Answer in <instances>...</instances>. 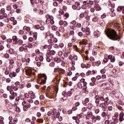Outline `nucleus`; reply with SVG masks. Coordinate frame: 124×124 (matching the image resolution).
Segmentation results:
<instances>
[{"label":"nucleus","instance_id":"864d4df0","mask_svg":"<svg viewBox=\"0 0 124 124\" xmlns=\"http://www.w3.org/2000/svg\"><path fill=\"white\" fill-rule=\"evenodd\" d=\"M18 33H19V34H20V35H22V34H25V32H24V31H23V30H19V31H18Z\"/></svg>","mask_w":124,"mask_h":124},{"label":"nucleus","instance_id":"a19ab883","mask_svg":"<svg viewBox=\"0 0 124 124\" xmlns=\"http://www.w3.org/2000/svg\"><path fill=\"white\" fill-rule=\"evenodd\" d=\"M51 47H52V45H45L44 46V49H46V48H48V49H49V48H51Z\"/></svg>","mask_w":124,"mask_h":124},{"label":"nucleus","instance_id":"473e14b6","mask_svg":"<svg viewBox=\"0 0 124 124\" xmlns=\"http://www.w3.org/2000/svg\"><path fill=\"white\" fill-rule=\"evenodd\" d=\"M70 53V51H66L63 53V56L64 58H67L68 57V54Z\"/></svg>","mask_w":124,"mask_h":124},{"label":"nucleus","instance_id":"9b49d317","mask_svg":"<svg viewBox=\"0 0 124 124\" xmlns=\"http://www.w3.org/2000/svg\"><path fill=\"white\" fill-rule=\"evenodd\" d=\"M56 54V51L54 50H50L46 54V57H54V55Z\"/></svg>","mask_w":124,"mask_h":124},{"label":"nucleus","instance_id":"5701e85b","mask_svg":"<svg viewBox=\"0 0 124 124\" xmlns=\"http://www.w3.org/2000/svg\"><path fill=\"white\" fill-rule=\"evenodd\" d=\"M94 8L97 11H99L100 10H101V7L99 6V5L98 4H96L94 5Z\"/></svg>","mask_w":124,"mask_h":124},{"label":"nucleus","instance_id":"39448f33","mask_svg":"<svg viewBox=\"0 0 124 124\" xmlns=\"http://www.w3.org/2000/svg\"><path fill=\"white\" fill-rule=\"evenodd\" d=\"M80 82L83 83V86H82V90H84V91H86L87 89H88V86H87V82L85 81V79L82 78L80 79Z\"/></svg>","mask_w":124,"mask_h":124},{"label":"nucleus","instance_id":"6e6d98bb","mask_svg":"<svg viewBox=\"0 0 124 124\" xmlns=\"http://www.w3.org/2000/svg\"><path fill=\"white\" fill-rule=\"evenodd\" d=\"M47 116H54V114L53 113V112H52V111H48L47 112Z\"/></svg>","mask_w":124,"mask_h":124},{"label":"nucleus","instance_id":"f3484780","mask_svg":"<svg viewBox=\"0 0 124 124\" xmlns=\"http://www.w3.org/2000/svg\"><path fill=\"white\" fill-rule=\"evenodd\" d=\"M43 60H44V58L42 56H36L35 57V61L36 62H38V61H40V62H43Z\"/></svg>","mask_w":124,"mask_h":124},{"label":"nucleus","instance_id":"c03bdc74","mask_svg":"<svg viewBox=\"0 0 124 124\" xmlns=\"http://www.w3.org/2000/svg\"><path fill=\"white\" fill-rule=\"evenodd\" d=\"M9 52L10 53V54H11L12 55H13V54H14V49H12V48H10Z\"/></svg>","mask_w":124,"mask_h":124},{"label":"nucleus","instance_id":"aec40b11","mask_svg":"<svg viewBox=\"0 0 124 124\" xmlns=\"http://www.w3.org/2000/svg\"><path fill=\"white\" fill-rule=\"evenodd\" d=\"M124 112H121L120 114V115H119V121L120 122V123L123 122V121H124Z\"/></svg>","mask_w":124,"mask_h":124},{"label":"nucleus","instance_id":"13d9d810","mask_svg":"<svg viewBox=\"0 0 124 124\" xmlns=\"http://www.w3.org/2000/svg\"><path fill=\"white\" fill-rule=\"evenodd\" d=\"M107 114H106V112L105 111H103L102 113L101 116H102V117H103V118H105V117H106Z\"/></svg>","mask_w":124,"mask_h":124},{"label":"nucleus","instance_id":"412c9836","mask_svg":"<svg viewBox=\"0 0 124 124\" xmlns=\"http://www.w3.org/2000/svg\"><path fill=\"white\" fill-rule=\"evenodd\" d=\"M94 35L95 37H99L100 36V32L98 30H96L94 32Z\"/></svg>","mask_w":124,"mask_h":124},{"label":"nucleus","instance_id":"6ab92c4d","mask_svg":"<svg viewBox=\"0 0 124 124\" xmlns=\"http://www.w3.org/2000/svg\"><path fill=\"white\" fill-rule=\"evenodd\" d=\"M16 76H17V74L15 72H12L9 74V77L12 78L16 77Z\"/></svg>","mask_w":124,"mask_h":124},{"label":"nucleus","instance_id":"37998d69","mask_svg":"<svg viewBox=\"0 0 124 124\" xmlns=\"http://www.w3.org/2000/svg\"><path fill=\"white\" fill-rule=\"evenodd\" d=\"M84 17H85V13H81V14L79 15V18L82 19V18H84Z\"/></svg>","mask_w":124,"mask_h":124},{"label":"nucleus","instance_id":"4c0bfd02","mask_svg":"<svg viewBox=\"0 0 124 124\" xmlns=\"http://www.w3.org/2000/svg\"><path fill=\"white\" fill-rule=\"evenodd\" d=\"M5 13V9L2 8L0 11V14H4Z\"/></svg>","mask_w":124,"mask_h":124},{"label":"nucleus","instance_id":"0eeeda50","mask_svg":"<svg viewBox=\"0 0 124 124\" xmlns=\"http://www.w3.org/2000/svg\"><path fill=\"white\" fill-rule=\"evenodd\" d=\"M99 97L100 99V100H101V101H109V98H108V97H106V98L104 97V95L102 94V95H99Z\"/></svg>","mask_w":124,"mask_h":124},{"label":"nucleus","instance_id":"bb28decb","mask_svg":"<svg viewBox=\"0 0 124 124\" xmlns=\"http://www.w3.org/2000/svg\"><path fill=\"white\" fill-rule=\"evenodd\" d=\"M93 105H92V103H89L87 106V108L88 110H92L93 109Z\"/></svg>","mask_w":124,"mask_h":124},{"label":"nucleus","instance_id":"58836bf2","mask_svg":"<svg viewBox=\"0 0 124 124\" xmlns=\"http://www.w3.org/2000/svg\"><path fill=\"white\" fill-rule=\"evenodd\" d=\"M91 119L93 123H95V122H96V118L95 116H93Z\"/></svg>","mask_w":124,"mask_h":124},{"label":"nucleus","instance_id":"69168bd1","mask_svg":"<svg viewBox=\"0 0 124 124\" xmlns=\"http://www.w3.org/2000/svg\"><path fill=\"white\" fill-rule=\"evenodd\" d=\"M108 111H112V110H113V107H112V106H109L108 107Z\"/></svg>","mask_w":124,"mask_h":124},{"label":"nucleus","instance_id":"72a5a7b5","mask_svg":"<svg viewBox=\"0 0 124 124\" xmlns=\"http://www.w3.org/2000/svg\"><path fill=\"white\" fill-rule=\"evenodd\" d=\"M46 62H51V60L52 61V58H53V57L46 56Z\"/></svg>","mask_w":124,"mask_h":124},{"label":"nucleus","instance_id":"7c9ffc66","mask_svg":"<svg viewBox=\"0 0 124 124\" xmlns=\"http://www.w3.org/2000/svg\"><path fill=\"white\" fill-rule=\"evenodd\" d=\"M81 27H82V24L80 22H77V24H76V30L77 29V28H81Z\"/></svg>","mask_w":124,"mask_h":124},{"label":"nucleus","instance_id":"393cba45","mask_svg":"<svg viewBox=\"0 0 124 124\" xmlns=\"http://www.w3.org/2000/svg\"><path fill=\"white\" fill-rule=\"evenodd\" d=\"M12 40H13V44L16 43L17 41H18V38L17 36H13L12 37Z\"/></svg>","mask_w":124,"mask_h":124},{"label":"nucleus","instance_id":"e2e57ef3","mask_svg":"<svg viewBox=\"0 0 124 124\" xmlns=\"http://www.w3.org/2000/svg\"><path fill=\"white\" fill-rule=\"evenodd\" d=\"M46 95L47 97H48L49 98H51L52 97V94H51V93H47L46 94Z\"/></svg>","mask_w":124,"mask_h":124},{"label":"nucleus","instance_id":"8fccbe9b","mask_svg":"<svg viewBox=\"0 0 124 124\" xmlns=\"http://www.w3.org/2000/svg\"><path fill=\"white\" fill-rule=\"evenodd\" d=\"M12 9V7H11V6L9 5L6 7V10H7V11H11V9Z\"/></svg>","mask_w":124,"mask_h":124},{"label":"nucleus","instance_id":"0e129e2a","mask_svg":"<svg viewBox=\"0 0 124 124\" xmlns=\"http://www.w3.org/2000/svg\"><path fill=\"white\" fill-rule=\"evenodd\" d=\"M70 35H72L73 36L74 35V31L71 30V31H69Z\"/></svg>","mask_w":124,"mask_h":124},{"label":"nucleus","instance_id":"2f4dec72","mask_svg":"<svg viewBox=\"0 0 124 124\" xmlns=\"http://www.w3.org/2000/svg\"><path fill=\"white\" fill-rule=\"evenodd\" d=\"M32 73V72L31 70H28L26 71V74L27 75H29V76H31Z\"/></svg>","mask_w":124,"mask_h":124},{"label":"nucleus","instance_id":"1a4fd4ad","mask_svg":"<svg viewBox=\"0 0 124 124\" xmlns=\"http://www.w3.org/2000/svg\"><path fill=\"white\" fill-rule=\"evenodd\" d=\"M108 101L103 102L100 104V107L102 109H107V105H108Z\"/></svg>","mask_w":124,"mask_h":124},{"label":"nucleus","instance_id":"6e6552de","mask_svg":"<svg viewBox=\"0 0 124 124\" xmlns=\"http://www.w3.org/2000/svg\"><path fill=\"white\" fill-rule=\"evenodd\" d=\"M71 24L72 25L70 26V29L73 31H75V30H76V24L77 22L75 20H73L71 22Z\"/></svg>","mask_w":124,"mask_h":124},{"label":"nucleus","instance_id":"7ed1b4c3","mask_svg":"<svg viewBox=\"0 0 124 124\" xmlns=\"http://www.w3.org/2000/svg\"><path fill=\"white\" fill-rule=\"evenodd\" d=\"M46 17L47 19L46 21V24H51V25H54L55 24V21L54 20V17L49 15H46Z\"/></svg>","mask_w":124,"mask_h":124},{"label":"nucleus","instance_id":"09e8293b","mask_svg":"<svg viewBox=\"0 0 124 124\" xmlns=\"http://www.w3.org/2000/svg\"><path fill=\"white\" fill-rule=\"evenodd\" d=\"M9 54H8V53H5L4 55V58H5V59H9Z\"/></svg>","mask_w":124,"mask_h":124},{"label":"nucleus","instance_id":"a18cd8bd","mask_svg":"<svg viewBox=\"0 0 124 124\" xmlns=\"http://www.w3.org/2000/svg\"><path fill=\"white\" fill-rule=\"evenodd\" d=\"M88 110V108H86V107H83L82 108L81 111L83 113L86 112V111H87Z\"/></svg>","mask_w":124,"mask_h":124},{"label":"nucleus","instance_id":"49530a36","mask_svg":"<svg viewBox=\"0 0 124 124\" xmlns=\"http://www.w3.org/2000/svg\"><path fill=\"white\" fill-rule=\"evenodd\" d=\"M3 21L5 23H8V22H9V18H8L7 17H4Z\"/></svg>","mask_w":124,"mask_h":124},{"label":"nucleus","instance_id":"f257e3e1","mask_svg":"<svg viewBox=\"0 0 124 124\" xmlns=\"http://www.w3.org/2000/svg\"><path fill=\"white\" fill-rule=\"evenodd\" d=\"M106 33L108 37L111 40H114V41H120L121 40V36L117 33L114 30L109 31Z\"/></svg>","mask_w":124,"mask_h":124},{"label":"nucleus","instance_id":"bf43d9fd","mask_svg":"<svg viewBox=\"0 0 124 124\" xmlns=\"http://www.w3.org/2000/svg\"><path fill=\"white\" fill-rule=\"evenodd\" d=\"M113 123L114 124H118L119 123V119L118 118H116L115 119H114Z\"/></svg>","mask_w":124,"mask_h":124},{"label":"nucleus","instance_id":"f03ea898","mask_svg":"<svg viewBox=\"0 0 124 124\" xmlns=\"http://www.w3.org/2000/svg\"><path fill=\"white\" fill-rule=\"evenodd\" d=\"M83 5L81 6L82 9H83L84 10L87 9V8H91L93 5V1L92 0H89V1L88 0L83 1Z\"/></svg>","mask_w":124,"mask_h":124},{"label":"nucleus","instance_id":"ea45409f","mask_svg":"<svg viewBox=\"0 0 124 124\" xmlns=\"http://www.w3.org/2000/svg\"><path fill=\"white\" fill-rule=\"evenodd\" d=\"M30 98L31 99H34V98H35V94L32 93L31 95H30Z\"/></svg>","mask_w":124,"mask_h":124},{"label":"nucleus","instance_id":"2eb2a0df","mask_svg":"<svg viewBox=\"0 0 124 124\" xmlns=\"http://www.w3.org/2000/svg\"><path fill=\"white\" fill-rule=\"evenodd\" d=\"M41 78H44V79H42L40 84H45L46 83V80H47V77H46V75H43Z\"/></svg>","mask_w":124,"mask_h":124},{"label":"nucleus","instance_id":"4d7b16f0","mask_svg":"<svg viewBox=\"0 0 124 124\" xmlns=\"http://www.w3.org/2000/svg\"><path fill=\"white\" fill-rule=\"evenodd\" d=\"M78 36H80V37H82V36H83V32L79 31L78 33Z\"/></svg>","mask_w":124,"mask_h":124},{"label":"nucleus","instance_id":"a211bd4d","mask_svg":"<svg viewBox=\"0 0 124 124\" xmlns=\"http://www.w3.org/2000/svg\"><path fill=\"white\" fill-rule=\"evenodd\" d=\"M9 63H10V65H11V66H12V67L13 68V66H14L13 64L15 63L14 59L13 58L9 59Z\"/></svg>","mask_w":124,"mask_h":124},{"label":"nucleus","instance_id":"a878e982","mask_svg":"<svg viewBox=\"0 0 124 124\" xmlns=\"http://www.w3.org/2000/svg\"><path fill=\"white\" fill-rule=\"evenodd\" d=\"M73 92H74V89H71V91H69L66 94L67 96H71V95H72V93H73Z\"/></svg>","mask_w":124,"mask_h":124},{"label":"nucleus","instance_id":"3c124183","mask_svg":"<svg viewBox=\"0 0 124 124\" xmlns=\"http://www.w3.org/2000/svg\"><path fill=\"white\" fill-rule=\"evenodd\" d=\"M90 101V99L89 98H86L85 99L84 101L82 102L83 103H88Z\"/></svg>","mask_w":124,"mask_h":124},{"label":"nucleus","instance_id":"c9c22d12","mask_svg":"<svg viewBox=\"0 0 124 124\" xmlns=\"http://www.w3.org/2000/svg\"><path fill=\"white\" fill-rule=\"evenodd\" d=\"M24 40H26L28 39V35H27V33H25L22 36Z\"/></svg>","mask_w":124,"mask_h":124},{"label":"nucleus","instance_id":"dca6fc26","mask_svg":"<svg viewBox=\"0 0 124 124\" xmlns=\"http://www.w3.org/2000/svg\"><path fill=\"white\" fill-rule=\"evenodd\" d=\"M86 120H90L91 117L93 116V112H88L87 114L85 115Z\"/></svg>","mask_w":124,"mask_h":124},{"label":"nucleus","instance_id":"338daca9","mask_svg":"<svg viewBox=\"0 0 124 124\" xmlns=\"http://www.w3.org/2000/svg\"><path fill=\"white\" fill-rule=\"evenodd\" d=\"M81 118H83V113L79 114L78 117V119H81Z\"/></svg>","mask_w":124,"mask_h":124},{"label":"nucleus","instance_id":"c85d7f7f","mask_svg":"<svg viewBox=\"0 0 124 124\" xmlns=\"http://www.w3.org/2000/svg\"><path fill=\"white\" fill-rule=\"evenodd\" d=\"M72 8L74 10H80L81 9V7L78 8L75 4L72 5Z\"/></svg>","mask_w":124,"mask_h":124},{"label":"nucleus","instance_id":"ddd939ff","mask_svg":"<svg viewBox=\"0 0 124 124\" xmlns=\"http://www.w3.org/2000/svg\"><path fill=\"white\" fill-rule=\"evenodd\" d=\"M59 25L60 26H63V27H66L68 25V23L66 21L61 20L59 22Z\"/></svg>","mask_w":124,"mask_h":124},{"label":"nucleus","instance_id":"423d86ee","mask_svg":"<svg viewBox=\"0 0 124 124\" xmlns=\"http://www.w3.org/2000/svg\"><path fill=\"white\" fill-rule=\"evenodd\" d=\"M81 31H82L83 32H85L87 35H90V34H91V31H90V28L88 27H86L85 28L82 27L81 28Z\"/></svg>","mask_w":124,"mask_h":124},{"label":"nucleus","instance_id":"680f3d73","mask_svg":"<svg viewBox=\"0 0 124 124\" xmlns=\"http://www.w3.org/2000/svg\"><path fill=\"white\" fill-rule=\"evenodd\" d=\"M80 102H77L75 103V106L77 108V107H79V106H80Z\"/></svg>","mask_w":124,"mask_h":124},{"label":"nucleus","instance_id":"5fc2aeb1","mask_svg":"<svg viewBox=\"0 0 124 124\" xmlns=\"http://www.w3.org/2000/svg\"><path fill=\"white\" fill-rule=\"evenodd\" d=\"M24 50H25V48H24V46H20L19 48V52H23Z\"/></svg>","mask_w":124,"mask_h":124},{"label":"nucleus","instance_id":"de8ad7c7","mask_svg":"<svg viewBox=\"0 0 124 124\" xmlns=\"http://www.w3.org/2000/svg\"><path fill=\"white\" fill-rule=\"evenodd\" d=\"M58 56H59V57H62V55H63V52L62 51H58Z\"/></svg>","mask_w":124,"mask_h":124},{"label":"nucleus","instance_id":"c756f323","mask_svg":"<svg viewBox=\"0 0 124 124\" xmlns=\"http://www.w3.org/2000/svg\"><path fill=\"white\" fill-rule=\"evenodd\" d=\"M10 21L14 22V25H16V24H17V21L15 20V18L14 17H11Z\"/></svg>","mask_w":124,"mask_h":124},{"label":"nucleus","instance_id":"79ce46f5","mask_svg":"<svg viewBox=\"0 0 124 124\" xmlns=\"http://www.w3.org/2000/svg\"><path fill=\"white\" fill-rule=\"evenodd\" d=\"M78 8H80V7H79V6H80V5H81V4L80 3V2H78V1H76L75 2V4Z\"/></svg>","mask_w":124,"mask_h":124},{"label":"nucleus","instance_id":"774afa93","mask_svg":"<svg viewBox=\"0 0 124 124\" xmlns=\"http://www.w3.org/2000/svg\"><path fill=\"white\" fill-rule=\"evenodd\" d=\"M37 122L38 123H43V119H38L37 120Z\"/></svg>","mask_w":124,"mask_h":124},{"label":"nucleus","instance_id":"e433bc0d","mask_svg":"<svg viewBox=\"0 0 124 124\" xmlns=\"http://www.w3.org/2000/svg\"><path fill=\"white\" fill-rule=\"evenodd\" d=\"M98 21V18H97V16H94L93 18V22H94V23L97 22Z\"/></svg>","mask_w":124,"mask_h":124},{"label":"nucleus","instance_id":"052dcab7","mask_svg":"<svg viewBox=\"0 0 124 124\" xmlns=\"http://www.w3.org/2000/svg\"><path fill=\"white\" fill-rule=\"evenodd\" d=\"M82 83L79 82L78 83V87L79 88V89H82Z\"/></svg>","mask_w":124,"mask_h":124},{"label":"nucleus","instance_id":"603ef678","mask_svg":"<svg viewBox=\"0 0 124 124\" xmlns=\"http://www.w3.org/2000/svg\"><path fill=\"white\" fill-rule=\"evenodd\" d=\"M26 47L29 48V49H31V48H32L33 45L31 44H29L27 46H26Z\"/></svg>","mask_w":124,"mask_h":124},{"label":"nucleus","instance_id":"9d476101","mask_svg":"<svg viewBox=\"0 0 124 124\" xmlns=\"http://www.w3.org/2000/svg\"><path fill=\"white\" fill-rule=\"evenodd\" d=\"M95 100V103L96 104V106L99 105V102H100V99H99V95H95L94 97Z\"/></svg>","mask_w":124,"mask_h":124},{"label":"nucleus","instance_id":"cd10ccee","mask_svg":"<svg viewBox=\"0 0 124 124\" xmlns=\"http://www.w3.org/2000/svg\"><path fill=\"white\" fill-rule=\"evenodd\" d=\"M59 31L60 32H62V33H63L65 31L64 27L61 26L59 29Z\"/></svg>","mask_w":124,"mask_h":124},{"label":"nucleus","instance_id":"f704fd0d","mask_svg":"<svg viewBox=\"0 0 124 124\" xmlns=\"http://www.w3.org/2000/svg\"><path fill=\"white\" fill-rule=\"evenodd\" d=\"M124 8V6H119L118 7L117 10L118 12H120V11H122V10H123Z\"/></svg>","mask_w":124,"mask_h":124},{"label":"nucleus","instance_id":"4468645a","mask_svg":"<svg viewBox=\"0 0 124 124\" xmlns=\"http://www.w3.org/2000/svg\"><path fill=\"white\" fill-rule=\"evenodd\" d=\"M96 70H93L92 71H89L86 73V76H89V75H94L96 73Z\"/></svg>","mask_w":124,"mask_h":124},{"label":"nucleus","instance_id":"20e7f679","mask_svg":"<svg viewBox=\"0 0 124 124\" xmlns=\"http://www.w3.org/2000/svg\"><path fill=\"white\" fill-rule=\"evenodd\" d=\"M22 105L23 106V109L24 111H28V108H31V104L28 103L27 101H24L22 102Z\"/></svg>","mask_w":124,"mask_h":124},{"label":"nucleus","instance_id":"b1692460","mask_svg":"<svg viewBox=\"0 0 124 124\" xmlns=\"http://www.w3.org/2000/svg\"><path fill=\"white\" fill-rule=\"evenodd\" d=\"M17 95H18V94L16 93H15L12 95L9 96L10 99H14V98H15Z\"/></svg>","mask_w":124,"mask_h":124},{"label":"nucleus","instance_id":"f8f14e48","mask_svg":"<svg viewBox=\"0 0 124 124\" xmlns=\"http://www.w3.org/2000/svg\"><path fill=\"white\" fill-rule=\"evenodd\" d=\"M51 59L52 61H54L57 63H60V62H62V60H61V58H59V57H52V58H51Z\"/></svg>","mask_w":124,"mask_h":124},{"label":"nucleus","instance_id":"4be33fe9","mask_svg":"<svg viewBox=\"0 0 124 124\" xmlns=\"http://www.w3.org/2000/svg\"><path fill=\"white\" fill-rule=\"evenodd\" d=\"M23 41L21 39L18 40L16 43H15V45H22L23 44Z\"/></svg>","mask_w":124,"mask_h":124}]
</instances>
